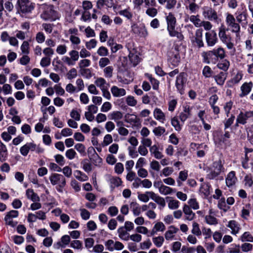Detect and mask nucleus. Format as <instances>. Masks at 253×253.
<instances>
[{"label":"nucleus","instance_id":"nucleus-1","mask_svg":"<svg viewBox=\"0 0 253 253\" xmlns=\"http://www.w3.org/2000/svg\"><path fill=\"white\" fill-rule=\"evenodd\" d=\"M201 56L204 63L215 64L220 60H222L225 58V51L223 48L218 47L211 50L203 51L201 53Z\"/></svg>","mask_w":253,"mask_h":253},{"label":"nucleus","instance_id":"nucleus-2","mask_svg":"<svg viewBox=\"0 0 253 253\" xmlns=\"http://www.w3.org/2000/svg\"><path fill=\"white\" fill-rule=\"evenodd\" d=\"M167 22V30L170 37H176L178 41H182L184 40V36L181 32H178L176 29V19L173 13L169 12L166 16Z\"/></svg>","mask_w":253,"mask_h":253},{"label":"nucleus","instance_id":"nucleus-3","mask_svg":"<svg viewBox=\"0 0 253 253\" xmlns=\"http://www.w3.org/2000/svg\"><path fill=\"white\" fill-rule=\"evenodd\" d=\"M49 179L52 185H56V189L58 192H63V188L66 185V180L63 175L53 173L50 175Z\"/></svg>","mask_w":253,"mask_h":253},{"label":"nucleus","instance_id":"nucleus-4","mask_svg":"<svg viewBox=\"0 0 253 253\" xmlns=\"http://www.w3.org/2000/svg\"><path fill=\"white\" fill-rule=\"evenodd\" d=\"M253 122V111H246L240 112L237 116L235 126H238L239 125H244L247 123Z\"/></svg>","mask_w":253,"mask_h":253},{"label":"nucleus","instance_id":"nucleus-5","mask_svg":"<svg viewBox=\"0 0 253 253\" xmlns=\"http://www.w3.org/2000/svg\"><path fill=\"white\" fill-rule=\"evenodd\" d=\"M42 19L45 21H54L59 18L58 12L54 9V6L50 5L47 7L41 14Z\"/></svg>","mask_w":253,"mask_h":253},{"label":"nucleus","instance_id":"nucleus-6","mask_svg":"<svg viewBox=\"0 0 253 253\" xmlns=\"http://www.w3.org/2000/svg\"><path fill=\"white\" fill-rule=\"evenodd\" d=\"M16 8L19 13L27 14L32 10V2L29 0H17Z\"/></svg>","mask_w":253,"mask_h":253},{"label":"nucleus","instance_id":"nucleus-7","mask_svg":"<svg viewBox=\"0 0 253 253\" xmlns=\"http://www.w3.org/2000/svg\"><path fill=\"white\" fill-rule=\"evenodd\" d=\"M186 82V75L185 73L181 72L176 77L175 86L177 90L180 94H183L184 93V87Z\"/></svg>","mask_w":253,"mask_h":253},{"label":"nucleus","instance_id":"nucleus-8","mask_svg":"<svg viewBox=\"0 0 253 253\" xmlns=\"http://www.w3.org/2000/svg\"><path fill=\"white\" fill-rule=\"evenodd\" d=\"M218 36L221 42L226 44L227 48L233 49V52L235 51V48L234 47V44L231 42V38L230 36L226 35L224 28L220 27L218 33Z\"/></svg>","mask_w":253,"mask_h":253},{"label":"nucleus","instance_id":"nucleus-9","mask_svg":"<svg viewBox=\"0 0 253 253\" xmlns=\"http://www.w3.org/2000/svg\"><path fill=\"white\" fill-rule=\"evenodd\" d=\"M226 24L230 27L231 31L235 33L236 36L239 34L240 32V26L239 23L236 22V19L231 14H228L226 18Z\"/></svg>","mask_w":253,"mask_h":253},{"label":"nucleus","instance_id":"nucleus-10","mask_svg":"<svg viewBox=\"0 0 253 253\" xmlns=\"http://www.w3.org/2000/svg\"><path fill=\"white\" fill-rule=\"evenodd\" d=\"M131 30L134 34L137 35L141 38H146L148 35V32L144 24L138 26L136 23H131Z\"/></svg>","mask_w":253,"mask_h":253},{"label":"nucleus","instance_id":"nucleus-11","mask_svg":"<svg viewBox=\"0 0 253 253\" xmlns=\"http://www.w3.org/2000/svg\"><path fill=\"white\" fill-rule=\"evenodd\" d=\"M126 47L129 52L128 54L129 61L133 65V66L135 67L140 62V58L139 56L135 53L136 51V50L134 48H131L129 43L126 44Z\"/></svg>","mask_w":253,"mask_h":253},{"label":"nucleus","instance_id":"nucleus-12","mask_svg":"<svg viewBox=\"0 0 253 253\" xmlns=\"http://www.w3.org/2000/svg\"><path fill=\"white\" fill-rule=\"evenodd\" d=\"M19 212L16 210H11L8 212L4 217V221L6 224L12 227H15L18 222L12 220L13 218L17 217L18 216Z\"/></svg>","mask_w":253,"mask_h":253},{"label":"nucleus","instance_id":"nucleus-13","mask_svg":"<svg viewBox=\"0 0 253 253\" xmlns=\"http://www.w3.org/2000/svg\"><path fill=\"white\" fill-rule=\"evenodd\" d=\"M202 14L206 19L210 21H217L218 16L217 12L211 7H204Z\"/></svg>","mask_w":253,"mask_h":253},{"label":"nucleus","instance_id":"nucleus-14","mask_svg":"<svg viewBox=\"0 0 253 253\" xmlns=\"http://www.w3.org/2000/svg\"><path fill=\"white\" fill-rule=\"evenodd\" d=\"M203 32L202 29H198L196 31L195 36L192 42L194 43H196L199 48H201L204 46V43L203 41Z\"/></svg>","mask_w":253,"mask_h":253},{"label":"nucleus","instance_id":"nucleus-15","mask_svg":"<svg viewBox=\"0 0 253 253\" xmlns=\"http://www.w3.org/2000/svg\"><path fill=\"white\" fill-rule=\"evenodd\" d=\"M147 193L149 194L150 198L160 206L159 209L160 210H162L166 206V202L164 198L157 195L152 191H147Z\"/></svg>","mask_w":253,"mask_h":253},{"label":"nucleus","instance_id":"nucleus-16","mask_svg":"<svg viewBox=\"0 0 253 253\" xmlns=\"http://www.w3.org/2000/svg\"><path fill=\"white\" fill-rule=\"evenodd\" d=\"M206 41L207 45L209 46H212L217 42V38L216 32L212 30L206 33Z\"/></svg>","mask_w":253,"mask_h":253},{"label":"nucleus","instance_id":"nucleus-17","mask_svg":"<svg viewBox=\"0 0 253 253\" xmlns=\"http://www.w3.org/2000/svg\"><path fill=\"white\" fill-rule=\"evenodd\" d=\"M226 226L231 230V233L232 235H237L239 233L241 226L238 221L235 220H231L228 221Z\"/></svg>","mask_w":253,"mask_h":253},{"label":"nucleus","instance_id":"nucleus-18","mask_svg":"<svg viewBox=\"0 0 253 253\" xmlns=\"http://www.w3.org/2000/svg\"><path fill=\"white\" fill-rule=\"evenodd\" d=\"M237 181V178L234 171H231L227 174L225 178V182L228 187H232L236 184Z\"/></svg>","mask_w":253,"mask_h":253},{"label":"nucleus","instance_id":"nucleus-19","mask_svg":"<svg viewBox=\"0 0 253 253\" xmlns=\"http://www.w3.org/2000/svg\"><path fill=\"white\" fill-rule=\"evenodd\" d=\"M253 87V83L252 82L244 83L241 86V93L239 95L240 97H243L249 94Z\"/></svg>","mask_w":253,"mask_h":253},{"label":"nucleus","instance_id":"nucleus-20","mask_svg":"<svg viewBox=\"0 0 253 253\" xmlns=\"http://www.w3.org/2000/svg\"><path fill=\"white\" fill-rule=\"evenodd\" d=\"M149 150L151 154L157 159H161L163 157L162 152V149L159 148L157 144H154L149 148Z\"/></svg>","mask_w":253,"mask_h":253},{"label":"nucleus","instance_id":"nucleus-21","mask_svg":"<svg viewBox=\"0 0 253 253\" xmlns=\"http://www.w3.org/2000/svg\"><path fill=\"white\" fill-rule=\"evenodd\" d=\"M168 60L172 66L174 67L177 66L180 62V56L179 53L178 51L175 53H170Z\"/></svg>","mask_w":253,"mask_h":253},{"label":"nucleus","instance_id":"nucleus-22","mask_svg":"<svg viewBox=\"0 0 253 253\" xmlns=\"http://www.w3.org/2000/svg\"><path fill=\"white\" fill-rule=\"evenodd\" d=\"M183 211L185 214V219L187 220L191 221L193 220L195 216V213L192 211L190 207L187 205H184Z\"/></svg>","mask_w":253,"mask_h":253},{"label":"nucleus","instance_id":"nucleus-23","mask_svg":"<svg viewBox=\"0 0 253 253\" xmlns=\"http://www.w3.org/2000/svg\"><path fill=\"white\" fill-rule=\"evenodd\" d=\"M227 74L225 72H220L218 74L214 76L213 77L216 84L222 86L225 83V81L227 78Z\"/></svg>","mask_w":253,"mask_h":253},{"label":"nucleus","instance_id":"nucleus-24","mask_svg":"<svg viewBox=\"0 0 253 253\" xmlns=\"http://www.w3.org/2000/svg\"><path fill=\"white\" fill-rule=\"evenodd\" d=\"M242 79V75L237 73L231 79L226 82V85L228 87H232L235 84H238Z\"/></svg>","mask_w":253,"mask_h":253},{"label":"nucleus","instance_id":"nucleus-25","mask_svg":"<svg viewBox=\"0 0 253 253\" xmlns=\"http://www.w3.org/2000/svg\"><path fill=\"white\" fill-rule=\"evenodd\" d=\"M153 115L155 119L162 123L166 119L165 114L160 108H156L154 109L153 112Z\"/></svg>","mask_w":253,"mask_h":253},{"label":"nucleus","instance_id":"nucleus-26","mask_svg":"<svg viewBox=\"0 0 253 253\" xmlns=\"http://www.w3.org/2000/svg\"><path fill=\"white\" fill-rule=\"evenodd\" d=\"M113 95L115 97H121L126 95V90L122 88H119L116 86H113L111 89Z\"/></svg>","mask_w":253,"mask_h":253},{"label":"nucleus","instance_id":"nucleus-27","mask_svg":"<svg viewBox=\"0 0 253 253\" xmlns=\"http://www.w3.org/2000/svg\"><path fill=\"white\" fill-rule=\"evenodd\" d=\"M119 237L123 240L127 241L129 240V235L127 231L125 229L124 226L119 227L118 229Z\"/></svg>","mask_w":253,"mask_h":253},{"label":"nucleus","instance_id":"nucleus-28","mask_svg":"<svg viewBox=\"0 0 253 253\" xmlns=\"http://www.w3.org/2000/svg\"><path fill=\"white\" fill-rule=\"evenodd\" d=\"M130 208L134 216H138L141 213V207L137 203L135 202H131L130 204Z\"/></svg>","mask_w":253,"mask_h":253},{"label":"nucleus","instance_id":"nucleus-29","mask_svg":"<svg viewBox=\"0 0 253 253\" xmlns=\"http://www.w3.org/2000/svg\"><path fill=\"white\" fill-rule=\"evenodd\" d=\"M69 246L74 250H77L79 251H82L84 248L83 242L78 240L72 241Z\"/></svg>","mask_w":253,"mask_h":253},{"label":"nucleus","instance_id":"nucleus-30","mask_svg":"<svg viewBox=\"0 0 253 253\" xmlns=\"http://www.w3.org/2000/svg\"><path fill=\"white\" fill-rule=\"evenodd\" d=\"M118 13L120 15L126 17L127 20L131 21L133 17V13L131 11L130 8L128 7L124 10H120Z\"/></svg>","mask_w":253,"mask_h":253},{"label":"nucleus","instance_id":"nucleus-31","mask_svg":"<svg viewBox=\"0 0 253 253\" xmlns=\"http://www.w3.org/2000/svg\"><path fill=\"white\" fill-rule=\"evenodd\" d=\"M242 242H253V235L249 231L245 232L239 239Z\"/></svg>","mask_w":253,"mask_h":253},{"label":"nucleus","instance_id":"nucleus-32","mask_svg":"<svg viewBox=\"0 0 253 253\" xmlns=\"http://www.w3.org/2000/svg\"><path fill=\"white\" fill-rule=\"evenodd\" d=\"M221 60V62L217 63V68L224 72L227 71L230 66V62L227 59H222Z\"/></svg>","mask_w":253,"mask_h":253},{"label":"nucleus","instance_id":"nucleus-33","mask_svg":"<svg viewBox=\"0 0 253 253\" xmlns=\"http://www.w3.org/2000/svg\"><path fill=\"white\" fill-rule=\"evenodd\" d=\"M248 16L247 12H242L236 14V19L239 23L247 24Z\"/></svg>","mask_w":253,"mask_h":253},{"label":"nucleus","instance_id":"nucleus-34","mask_svg":"<svg viewBox=\"0 0 253 253\" xmlns=\"http://www.w3.org/2000/svg\"><path fill=\"white\" fill-rule=\"evenodd\" d=\"M145 76L149 79V81L151 83L153 89L154 90H158L159 86V81L153 78L152 75L148 73H146Z\"/></svg>","mask_w":253,"mask_h":253},{"label":"nucleus","instance_id":"nucleus-35","mask_svg":"<svg viewBox=\"0 0 253 253\" xmlns=\"http://www.w3.org/2000/svg\"><path fill=\"white\" fill-rule=\"evenodd\" d=\"M109 182L110 186L112 189L119 186L122 183L121 179L118 177H111L109 179Z\"/></svg>","mask_w":253,"mask_h":253},{"label":"nucleus","instance_id":"nucleus-36","mask_svg":"<svg viewBox=\"0 0 253 253\" xmlns=\"http://www.w3.org/2000/svg\"><path fill=\"white\" fill-rule=\"evenodd\" d=\"M123 117V113L120 111H113L110 113L108 116L110 119L114 120L115 122L121 119Z\"/></svg>","mask_w":253,"mask_h":253},{"label":"nucleus","instance_id":"nucleus-37","mask_svg":"<svg viewBox=\"0 0 253 253\" xmlns=\"http://www.w3.org/2000/svg\"><path fill=\"white\" fill-rule=\"evenodd\" d=\"M176 190L169 186L163 185L159 189V192L163 195H166L170 194L173 192H175Z\"/></svg>","mask_w":253,"mask_h":253},{"label":"nucleus","instance_id":"nucleus-38","mask_svg":"<svg viewBox=\"0 0 253 253\" xmlns=\"http://www.w3.org/2000/svg\"><path fill=\"white\" fill-rule=\"evenodd\" d=\"M74 174L75 177L81 181H85L88 179L87 175L80 170H76Z\"/></svg>","mask_w":253,"mask_h":253},{"label":"nucleus","instance_id":"nucleus-39","mask_svg":"<svg viewBox=\"0 0 253 253\" xmlns=\"http://www.w3.org/2000/svg\"><path fill=\"white\" fill-rule=\"evenodd\" d=\"M230 132L226 131L224 134H221L219 138V142L225 144H227L229 143V139L230 138Z\"/></svg>","mask_w":253,"mask_h":253},{"label":"nucleus","instance_id":"nucleus-40","mask_svg":"<svg viewBox=\"0 0 253 253\" xmlns=\"http://www.w3.org/2000/svg\"><path fill=\"white\" fill-rule=\"evenodd\" d=\"M125 121L128 123L136 124L138 122L137 116L134 114H127L125 116Z\"/></svg>","mask_w":253,"mask_h":253},{"label":"nucleus","instance_id":"nucleus-41","mask_svg":"<svg viewBox=\"0 0 253 253\" xmlns=\"http://www.w3.org/2000/svg\"><path fill=\"white\" fill-rule=\"evenodd\" d=\"M79 72L83 77L86 79H89L92 77V74L90 69H80Z\"/></svg>","mask_w":253,"mask_h":253},{"label":"nucleus","instance_id":"nucleus-42","mask_svg":"<svg viewBox=\"0 0 253 253\" xmlns=\"http://www.w3.org/2000/svg\"><path fill=\"white\" fill-rule=\"evenodd\" d=\"M199 16L197 15H191L190 18V21L193 23L196 27H200L202 26V21L199 18Z\"/></svg>","mask_w":253,"mask_h":253},{"label":"nucleus","instance_id":"nucleus-43","mask_svg":"<svg viewBox=\"0 0 253 253\" xmlns=\"http://www.w3.org/2000/svg\"><path fill=\"white\" fill-rule=\"evenodd\" d=\"M213 71L209 66H205L202 71L203 75L206 78H209L212 77L213 74Z\"/></svg>","mask_w":253,"mask_h":253},{"label":"nucleus","instance_id":"nucleus-44","mask_svg":"<svg viewBox=\"0 0 253 253\" xmlns=\"http://www.w3.org/2000/svg\"><path fill=\"white\" fill-rule=\"evenodd\" d=\"M96 85L101 89L107 87V83L105 80L102 78H98L95 81Z\"/></svg>","mask_w":253,"mask_h":253},{"label":"nucleus","instance_id":"nucleus-45","mask_svg":"<svg viewBox=\"0 0 253 253\" xmlns=\"http://www.w3.org/2000/svg\"><path fill=\"white\" fill-rule=\"evenodd\" d=\"M83 169L86 172L89 173L92 170L91 163L88 162L87 160H84L81 162Z\"/></svg>","mask_w":253,"mask_h":253},{"label":"nucleus","instance_id":"nucleus-46","mask_svg":"<svg viewBox=\"0 0 253 253\" xmlns=\"http://www.w3.org/2000/svg\"><path fill=\"white\" fill-rule=\"evenodd\" d=\"M205 220L209 225H216L218 223V220L214 216L208 215L205 216Z\"/></svg>","mask_w":253,"mask_h":253},{"label":"nucleus","instance_id":"nucleus-47","mask_svg":"<svg viewBox=\"0 0 253 253\" xmlns=\"http://www.w3.org/2000/svg\"><path fill=\"white\" fill-rule=\"evenodd\" d=\"M235 119V117L233 114H231L230 118L224 122V130L229 128L233 124Z\"/></svg>","mask_w":253,"mask_h":253},{"label":"nucleus","instance_id":"nucleus-48","mask_svg":"<svg viewBox=\"0 0 253 253\" xmlns=\"http://www.w3.org/2000/svg\"><path fill=\"white\" fill-rule=\"evenodd\" d=\"M218 207L225 211H226L229 209V207L226 205L225 198H221L219 200Z\"/></svg>","mask_w":253,"mask_h":253},{"label":"nucleus","instance_id":"nucleus-49","mask_svg":"<svg viewBox=\"0 0 253 253\" xmlns=\"http://www.w3.org/2000/svg\"><path fill=\"white\" fill-rule=\"evenodd\" d=\"M171 124L174 127L175 130L180 131L181 129V127L179 124V122L176 117H174L171 119Z\"/></svg>","mask_w":253,"mask_h":253},{"label":"nucleus","instance_id":"nucleus-50","mask_svg":"<svg viewBox=\"0 0 253 253\" xmlns=\"http://www.w3.org/2000/svg\"><path fill=\"white\" fill-rule=\"evenodd\" d=\"M241 248L242 251L243 252H248L252 251L253 250V246L252 244L249 243H246L245 242L243 244L241 245V246H240Z\"/></svg>","mask_w":253,"mask_h":253},{"label":"nucleus","instance_id":"nucleus-51","mask_svg":"<svg viewBox=\"0 0 253 253\" xmlns=\"http://www.w3.org/2000/svg\"><path fill=\"white\" fill-rule=\"evenodd\" d=\"M153 242L157 247L160 248L162 246L164 242V238L163 236L154 237L153 238Z\"/></svg>","mask_w":253,"mask_h":253},{"label":"nucleus","instance_id":"nucleus-52","mask_svg":"<svg viewBox=\"0 0 253 253\" xmlns=\"http://www.w3.org/2000/svg\"><path fill=\"white\" fill-rule=\"evenodd\" d=\"M113 142L112 136L111 134H107L105 135L104 137V139L103 142L102 143V146L103 147H105L109 145Z\"/></svg>","mask_w":253,"mask_h":253},{"label":"nucleus","instance_id":"nucleus-53","mask_svg":"<svg viewBox=\"0 0 253 253\" xmlns=\"http://www.w3.org/2000/svg\"><path fill=\"white\" fill-rule=\"evenodd\" d=\"M213 168H214L213 170H215L219 173H221L224 169V168L221 164V162L220 161L214 162L213 163Z\"/></svg>","mask_w":253,"mask_h":253},{"label":"nucleus","instance_id":"nucleus-54","mask_svg":"<svg viewBox=\"0 0 253 253\" xmlns=\"http://www.w3.org/2000/svg\"><path fill=\"white\" fill-rule=\"evenodd\" d=\"M179 202L176 200L171 199L169 201L168 207L170 209L174 210L179 207Z\"/></svg>","mask_w":253,"mask_h":253},{"label":"nucleus","instance_id":"nucleus-55","mask_svg":"<svg viewBox=\"0 0 253 253\" xmlns=\"http://www.w3.org/2000/svg\"><path fill=\"white\" fill-rule=\"evenodd\" d=\"M30 146H32V143L25 144L21 147L20 151L23 156L27 155L30 149Z\"/></svg>","mask_w":253,"mask_h":253},{"label":"nucleus","instance_id":"nucleus-56","mask_svg":"<svg viewBox=\"0 0 253 253\" xmlns=\"http://www.w3.org/2000/svg\"><path fill=\"white\" fill-rule=\"evenodd\" d=\"M76 154V151L73 149H68L65 153V156L69 160L74 159Z\"/></svg>","mask_w":253,"mask_h":253},{"label":"nucleus","instance_id":"nucleus-57","mask_svg":"<svg viewBox=\"0 0 253 253\" xmlns=\"http://www.w3.org/2000/svg\"><path fill=\"white\" fill-rule=\"evenodd\" d=\"M71 59L74 62L78 61L79 58V52L75 50H72L69 52Z\"/></svg>","mask_w":253,"mask_h":253},{"label":"nucleus","instance_id":"nucleus-58","mask_svg":"<svg viewBox=\"0 0 253 253\" xmlns=\"http://www.w3.org/2000/svg\"><path fill=\"white\" fill-rule=\"evenodd\" d=\"M90 61L88 59H82L79 62V66L80 69H84L89 66L90 65Z\"/></svg>","mask_w":253,"mask_h":253},{"label":"nucleus","instance_id":"nucleus-59","mask_svg":"<svg viewBox=\"0 0 253 253\" xmlns=\"http://www.w3.org/2000/svg\"><path fill=\"white\" fill-rule=\"evenodd\" d=\"M54 158L56 162L60 166H63L65 164V160L64 157L60 155L57 154L54 156Z\"/></svg>","mask_w":253,"mask_h":253},{"label":"nucleus","instance_id":"nucleus-60","mask_svg":"<svg viewBox=\"0 0 253 253\" xmlns=\"http://www.w3.org/2000/svg\"><path fill=\"white\" fill-rule=\"evenodd\" d=\"M188 203L189 205V206L194 210H197L199 208V204L195 198L189 199Z\"/></svg>","mask_w":253,"mask_h":253},{"label":"nucleus","instance_id":"nucleus-61","mask_svg":"<svg viewBox=\"0 0 253 253\" xmlns=\"http://www.w3.org/2000/svg\"><path fill=\"white\" fill-rule=\"evenodd\" d=\"M192 226V233L196 236L200 235L201 234V231L199 227V224L195 222H193Z\"/></svg>","mask_w":253,"mask_h":253},{"label":"nucleus","instance_id":"nucleus-62","mask_svg":"<svg viewBox=\"0 0 253 253\" xmlns=\"http://www.w3.org/2000/svg\"><path fill=\"white\" fill-rule=\"evenodd\" d=\"M247 138L252 144H253V125L247 129Z\"/></svg>","mask_w":253,"mask_h":253},{"label":"nucleus","instance_id":"nucleus-63","mask_svg":"<svg viewBox=\"0 0 253 253\" xmlns=\"http://www.w3.org/2000/svg\"><path fill=\"white\" fill-rule=\"evenodd\" d=\"M166 131V130L164 127L162 126H158L157 127H155L153 130V132L155 134L156 136H161L163 134H164Z\"/></svg>","mask_w":253,"mask_h":253},{"label":"nucleus","instance_id":"nucleus-64","mask_svg":"<svg viewBox=\"0 0 253 253\" xmlns=\"http://www.w3.org/2000/svg\"><path fill=\"white\" fill-rule=\"evenodd\" d=\"M56 52L60 55H63L67 52V46L64 44H60L57 46Z\"/></svg>","mask_w":253,"mask_h":253}]
</instances>
